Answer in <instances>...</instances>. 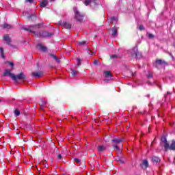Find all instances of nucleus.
Listing matches in <instances>:
<instances>
[{"label":"nucleus","mask_w":175,"mask_h":175,"mask_svg":"<svg viewBox=\"0 0 175 175\" xmlns=\"http://www.w3.org/2000/svg\"><path fill=\"white\" fill-rule=\"evenodd\" d=\"M104 141L105 143H109L110 142V137L109 135H107L104 137Z\"/></svg>","instance_id":"obj_24"},{"label":"nucleus","mask_w":175,"mask_h":175,"mask_svg":"<svg viewBox=\"0 0 175 175\" xmlns=\"http://www.w3.org/2000/svg\"><path fill=\"white\" fill-rule=\"evenodd\" d=\"M84 167H85V168L86 167L85 165Z\"/></svg>","instance_id":"obj_52"},{"label":"nucleus","mask_w":175,"mask_h":175,"mask_svg":"<svg viewBox=\"0 0 175 175\" xmlns=\"http://www.w3.org/2000/svg\"><path fill=\"white\" fill-rule=\"evenodd\" d=\"M106 150H107V148H106V146L105 145L98 146L97 148V150L98 151V152H103L106 151Z\"/></svg>","instance_id":"obj_11"},{"label":"nucleus","mask_w":175,"mask_h":175,"mask_svg":"<svg viewBox=\"0 0 175 175\" xmlns=\"http://www.w3.org/2000/svg\"><path fill=\"white\" fill-rule=\"evenodd\" d=\"M118 18L116 16H113L111 18V21H112V23H116V21H118Z\"/></svg>","instance_id":"obj_28"},{"label":"nucleus","mask_w":175,"mask_h":175,"mask_svg":"<svg viewBox=\"0 0 175 175\" xmlns=\"http://www.w3.org/2000/svg\"><path fill=\"white\" fill-rule=\"evenodd\" d=\"M154 65H155L156 68H159V66H165V65H166V62H165V61H163L161 59L157 60Z\"/></svg>","instance_id":"obj_8"},{"label":"nucleus","mask_w":175,"mask_h":175,"mask_svg":"<svg viewBox=\"0 0 175 175\" xmlns=\"http://www.w3.org/2000/svg\"><path fill=\"white\" fill-rule=\"evenodd\" d=\"M49 55L56 61L57 64H61V58H58L55 55L51 53H49Z\"/></svg>","instance_id":"obj_12"},{"label":"nucleus","mask_w":175,"mask_h":175,"mask_svg":"<svg viewBox=\"0 0 175 175\" xmlns=\"http://www.w3.org/2000/svg\"><path fill=\"white\" fill-rule=\"evenodd\" d=\"M14 113V116H16L17 117L20 116V110H18V109H16Z\"/></svg>","instance_id":"obj_26"},{"label":"nucleus","mask_w":175,"mask_h":175,"mask_svg":"<svg viewBox=\"0 0 175 175\" xmlns=\"http://www.w3.org/2000/svg\"><path fill=\"white\" fill-rule=\"evenodd\" d=\"M134 50H135V51H137V48H135Z\"/></svg>","instance_id":"obj_46"},{"label":"nucleus","mask_w":175,"mask_h":175,"mask_svg":"<svg viewBox=\"0 0 175 175\" xmlns=\"http://www.w3.org/2000/svg\"><path fill=\"white\" fill-rule=\"evenodd\" d=\"M8 64L10 65V66H12V68H13V66H14V63H13L12 62H8Z\"/></svg>","instance_id":"obj_36"},{"label":"nucleus","mask_w":175,"mask_h":175,"mask_svg":"<svg viewBox=\"0 0 175 175\" xmlns=\"http://www.w3.org/2000/svg\"><path fill=\"white\" fill-rule=\"evenodd\" d=\"M55 0H49V2H54Z\"/></svg>","instance_id":"obj_45"},{"label":"nucleus","mask_w":175,"mask_h":175,"mask_svg":"<svg viewBox=\"0 0 175 175\" xmlns=\"http://www.w3.org/2000/svg\"><path fill=\"white\" fill-rule=\"evenodd\" d=\"M3 76H4V77H6V76H9L13 80V76H14V74L12 73V70L9 69H5L4 70V72L3 73Z\"/></svg>","instance_id":"obj_5"},{"label":"nucleus","mask_w":175,"mask_h":175,"mask_svg":"<svg viewBox=\"0 0 175 175\" xmlns=\"http://www.w3.org/2000/svg\"><path fill=\"white\" fill-rule=\"evenodd\" d=\"M31 76H33V77H36V79H40V77L43 76V71H38L36 72H32Z\"/></svg>","instance_id":"obj_6"},{"label":"nucleus","mask_w":175,"mask_h":175,"mask_svg":"<svg viewBox=\"0 0 175 175\" xmlns=\"http://www.w3.org/2000/svg\"><path fill=\"white\" fill-rule=\"evenodd\" d=\"M134 55H135V57H137V51L135 52Z\"/></svg>","instance_id":"obj_44"},{"label":"nucleus","mask_w":175,"mask_h":175,"mask_svg":"<svg viewBox=\"0 0 175 175\" xmlns=\"http://www.w3.org/2000/svg\"><path fill=\"white\" fill-rule=\"evenodd\" d=\"M42 25V23H39L37 25L29 26V28L27 27H22V29H24V31H27L28 32H31V33H35V29L37 28H39Z\"/></svg>","instance_id":"obj_3"},{"label":"nucleus","mask_w":175,"mask_h":175,"mask_svg":"<svg viewBox=\"0 0 175 175\" xmlns=\"http://www.w3.org/2000/svg\"><path fill=\"white\" fill-rule=\"evenodd\" d=\"M95 1L96 0H85L84 4L85 5V6H88V5H90L92 1L95 2Z\"/></svg>","instance_id":"obj_20"},{"label":"nucleus","mask_w":175,"mask_h":175,"mask_svg":"<svg viewBox=\"0 0 175 175\" xmlns=\"http://www.w3.org/2000/svg\"><path fill=\"white\" fill-rule=\"evenodd\" d=\"M2 102V100H0V103Z\"/></svg>","instance_id":"obj_50"},{"label":"nucleus","mask_w":175,"mask_h":175,"mask_svg":"<svg viewBox=\"0 0 175 175\" xmlns=\"http://www.w3.org/2000/svg\"><path fill=\"white\" fill-rule=\"evenodd\" d=\"M88 54H90V55H95V53H92V51H91L90 50H88Z\"/></svg>","instance_id":"obj_34"},{"label":"nucleus","mask_w":175,"mask_h":175,"mask_svg":"<svg viewBox=\"0 0 175 175\" xmlns=\"http://www.w3.org/2000/svg\"><path fill=\"white\" fill-rule=\"evenodd\" d=\"M40 110H44V105H41Z\"/></svg>","instance_id":"obj_42"},{"label":"nucleus","mask_w":175,"mask_h":175,"mask_svg":"<svg viewBox=\"0 0 175 175\" xmlns=\"http://www.w3.org/2000/svg\"><path fill=\"white\" fill-rule=\"evenodd\" d=\"M105 77H109L110 76V71H104Z\"/></svg>","instance_id":"obj_27"},{"label":"nucleus","mask_w":175,"mask_h":175,"mask_svg":"<svg viewBox=\"0 0 175 175\" xmlns=\"http://www.w3.org/2000/svg\"><path fill=\"white\" fill-rule=\"evenodd\" d=\"M142 169H144V170H146V169H147V167H148V161L147 160H144L142 162Z\"/></svg>","instance_id":"obj_13"},{"label":"nucleus","mask_w":175,"mask_h":175,"mask_svg":"<svg viewBox=\"0 0 175 175\" xmlns=\"http://www.w3.org/2000/svg\"><path fill=\"white\" fill-rule=\"evenodd\" d=\"M1 28L3 29H10V28H12V25L8 24V23H4L2 26Z\"/></svg>","instance_id":"obj_17"},{"label":"nucleus","mask_w":175,"mask_h":175,"mask_svg":"<svg viewBox=\"0 0 175 175\" xmlns=\"http://www.w3.org/2000/svg\"><path fill=\"white\" fill-rule=\"evenodd\" d=\"M111 58H117V55H112L111 56Z\"/></svg>","instance_id":"obj_43"},{"label":"nucleus","mask_w":175,"mask_h":175,"mask_svg":"<svg viewBox=\"0 0 175 175\" xmlns=\"http://www.w3.org/2000/svg\"><path fill=\"white\" fill-rule=\"evenodd\" d=\"M148 77H149V78H150V77H152V76H151V75H149Z\"/></svg>","instance_id":"obj_47"},{"label":"nucleus","mask_w":175,"mask_h":175,"mask_svg":"<svg viewBox=\"0 0 175 175\" xmlns=\"http://www.w3.org/2000/svg\"><path fill=\"white\" fill-rule=\"evenodd\" d=\"M32 18H33V20H36V15H31L28 16L29 20H31Z\"/></svg>","instance_id":"obj_30"},{"label":"nucleus","mask_w":175,"mask_h":175,"mask_svg":"<svg viewBox=\"0 0 175 175\" xmlns=\"http://www.w3.org/2000/svg\"><path fill=\"white\" fill-rule=\"evenodd\" d=\"M152 162H154L155 163H158V162H159V158L157 157H153L152 159Z\"/></svg>","instance_id":"obj_22"},{"label":"nucleus","mask_w":175,"mask_h":175,"mask_svg":"<svg viewBox=\"0 0 175 175\" xmlns=\"http://www.w3.org/2000/svg\"><path fill=\"white\" fill-rule=\"evenodd\" d=\"M0 54H1V57L5 59V52L3 51V48L0 47Z\"/></svg>","instance_id":"obj_18"},{"label":"nucleus","mask_w":175,"mask_h":175,"mask_svg":"<svg viewBox=\"0 0 175 175\" xmlns=\"http://www.w3.org/2000/svg\"><path fill=\"white\" fill-rule=\"evenodd\" d=\"M25 2H29L30 3H32V2H33V0H25Z\"/></svg>","instance_id":"obj_40"},{"label":"nucleus","mask_w":175,"mask_h":175,"mask_svg":"<svg viewBox=\"0 0 175 175\" xmlns=\"http://www.w3.org/2000/svg\"><path fill=\"white\" fill-rule=\"evenodd\" d=\"M74 161L77 163H80V162H81V160L79 159H74Z\"/></svg>","instance_id":"obj_35"},{"label":"nucleus","mask_w":175,"mask_h":175,"mask_svg":"<svg viewBox=\"0 0 175 175\" xmlns=\"http://www.w3.org/2000/svg\"><path fill=\"white\" fill-rule=\"evenodd\" d=\"M161 142L163 144L166 143L167 142V139H166V137H161Z\"/></svg>","instance_id":"obj_32"},{"label":"nucleus","mask_w":175,"mask_h":175,"mask_svg":"<svg viewBox=\"0 0 175 175\" xmlns=\"http://www.w3.org/2000/svg\"><path fill=\"white\" fill-rule=\"evenodd\" d=\"M164 148H165V150H168V148H170V146H169V142H164Z\"/></svg>","instance_id":"obj_25"},{"label":"nucleus","mask_w":175,"mask_h":175,"mask_svg":"<svg viewBox=\"0 0 175 175\" xmlns=\"http://www.w3.org/2000/svg\"><path fill=\"white\" fill-rule=\"evenodd\" d=\"M109 81H110V80L109 79H106L105 81H104V83H109Z\"/></svg>","instance_id":"obj_41"},{"label":"nucleus","mask_w":175,"mask_h":175,"mask_svg":"<svg viewBox=\"0 0 175 175\" xmlns=\"http://www.w3.org/2000/svg\"><path fill=\"white\" fill-rule=\"evenodd\" d=\"M93 65H94V66H98V65H100V62H99V60L96 59L93 62Z\"/></svg>","instance_id":"obj_21"},{"label":"nucleus","mask_w":175,"mask_h":175,"mask_svg":"<svg viewBox=\"0 0 175 175\" xmlns=\"http://www.w3.org/2000/svg\"><path fill=\"white\" fill-rule=\"evenodd\" d=\"M112 142L113 143H115L113 148L116 150L118 154H121V149H120V147H122V144H121L122 139H113Z\"/></svg>","instance_id":"obj_2"},{"label":"nucleus","mask_w":175,"mask_h":175,"mask_svg":"<svg viewBox=\"0 0 175 175\" xmlns=\"http://www.w3.org/2000/svg\"><path fill=\"white\" fill-rule=\"evenodd\" d=\"M120 162H121L122 163H124V161H120Z\"/></svg>","instance_id":"obj_48"},{"label":"nucleus","mask_w":175,"mask_h":175,"mask_svg":"<svg viewBox=\"0 0 175 175\" xmlns=\"http://www.w3.org/2000/svg\"><path fill=\"white\" fill-rule=\"evenodd\" d=\"M40 106H44L45 105H47V101L44 100V99L42 98L40 100Z\"/></svg>","instance_id":"obj_19"},{"label":"nucleus","mask_w":175,"mask_h":175,"mask_svg":"<svg viewBox=\"0 0 175 175\" xmlns=\"http://www.w3.org/2000/svg\"><path fill=\"white\" fill-rule=\"evenodd\" d=\"M77 73H79L78 71H76L75 70H71V75L74 76V77L77 76Z\"/></svg>","instance_id":"obj_23"},{"label":"nucleus","mask_w":175,"mask_h":175,"mask_svg":"<svg viewBox=\"0 0 175 175\" xmlns=\"http://www.w3.org/2000/svg\"><path fill=\"white\" fill-rule=\"evenodd\" d=\"M103 113H105V114H106V112H105V110L103 111Z\"/></svg>","instance_id":"obj_49"},{"label":"nucleus","mask_w":175,"mask_h":175,"mask_svg":"<svg viewBox=\"0 0 175 175\" xmlns=\"http://www.w3.org/2000/svg\"><path fill=\"white\" fill-rule=\"evenodd\" d=\"M54 33H49L47 31H43L42 33H40V36L42 38H49L50 36H53Z\"/></svg>","instance_id":"obj_9"},{"label":"nucleus","mask_w":175,"mask_h":175,"mask_svg":"<svg viewBox=\"0 0 175 175\" xmlns=\"http://www.w3.org/2000/svg\"><path fill=\"white\" fill-rule=\"evenodd\" d=\"M3 40L6 42L7 44L10 46V43H12V40H10V37L9 36L8 34L4 36Z\"/></svg>","instance_id":"obj_10"},{"label":"nucleus","mask_w":175,"mask_h":175,"mask_svg":"<svg viewBox=\"0 0 175 175\" xmlns=\"http://www.w3.org/2000/svg\"><path fill=\"white\" fill-rule=\"evenodd\" d=\"M75 19L79 23H83V20L84 18V15L80 14V12L77 10H75Z\"/></svg>","instance_id":"obj_4"},{"label":"nucleus","mask_w":175,"mask_h":175,"mask_svg":"<svg viewBox=\"0 0 175 175\" xmlns=\"http://www.w3.org/2000/svg\"><path fill=\"white\" fill-rule=\"evenodd\" d=\"M138 29H139V31H144V26L140 25L139 27H138Z\"/></svg>","instance_id":"obj_37"},{"label":"nucleus","mask_w":175,"mask_h":175,"mask_svg":"<svg viewBox=\"0 0 175 175\" xmlns=\"http://www.w3.org/2000/svg\"><path fill=\"white\" fill-rule=\"evenodd\" d=\"M170 150H175V142H172V144L170 146Z\"/></svg>","instance_id":"obj_29"},{"label":"nucleus","mask_w":175,"mask_h":175,"mask_svg":"<svg viewBox=\"0 0 175 175\" xmlns=\"http://www.w3.org/2000/svg\"><path fill=\"white\" fill-rule=\"evenodd\" d=\"M60 25H62V27H64L66 29H72V24L67 22H60Z\"/></svg>","instance_id":"obj_7"},{"label":"nucleus","mask_w":175,"mask_h":175,"mask_svg":"<svg viewBox=\"0 0 175 175\" xmlns=\"http://www.w3.org/2000/svg\"><path fill=\"white\" fill-rule=\"evenodd\" d=\"M38 47H40V49L41 50V51H43L44 53H46L47 51V48L43 46V44H38Z\"/></svg>","instance_id":"obj_15"},{"label":"nucleus","mask_w":175,"mask_h":175,"mask_svg":"<svg viewBox=\"0 0 175 175\" xmlns=\"http://www.w3.org/2000/svg\"><path fill=\"white\" fill-rule=\"evenodd\" d=\"M49 4V1L47 0H42L40 4V8H46Z\"/></svg>","instance_id":"obj_14"},{"label":"nucleus","mask_w":175,"mask_h":175,"mask_svg":"<svg viewBox=\"0 0 175 175\" xmlns=\"http://www.w3.org/2000/svg\"><path fill=\"white\" fill-rule=\"evenodd\" d=\"M111 77V75H110Z\"/></svg>","instance_id":"obj_53"},{"label":"nucleus","mask_w":175,"mask_h":175,"mask_svg":"<svg viewBox=\"0 0 175 175\" xmlns=\"http://www.w3.org/2000/svg\"><path fill=\"white\" fill-rule=\"evenodd\" d=\"M117 35H118L117 28L113 27V28H112L111 37H112V38H116V36H117Z\"/></svg>","instance_id":"obj_16"},{"label":"nucleus","mask_w":175,"mask_h":175,"mask_svg":"<svg viewBox=\"0 0 175 175\" xmlns=\"http://www.w3.org/2000/svg\"><path fill=\"white\" fill-rule=\"evenodd\" d=\"M62 158V154H59L57 155V159H61Z\"/></svg>","instance_id":"obj_39"},{"label":"nucleus","mask_w":175,"mask_h":175,"mask_svg":"<svg viewBox=\"0 0 175 175\" xmlns=\"http://www.w3.org/2000/svg\"><path fill=\"white\" fill-rule=\"evenodd\" d=\"M12 80L15 81V83H18V80L25 81V80H27V75H25L24 72H21L16 75H14L12 76Z\"/></svg>","instance_id":"obj_1"},{"label":"nucleus","mask_w":175,"mask_h":175,"mask_svg":"<svg viewBox=\"0 0 175 175\" xmlns=\"http://www.w3.org/2000/svg\"><path fill=\"white\" fill-rule=\"evenodd\" d=\"M85 43H87V42H85V41H81V42H79L80 46H84V44H85Z\"/></svg>","instance_id":"obj_33"},{"label":"nucleus","mask_w":175,"mask_h":175,"mask_svg":"<svg viewBox=\"0 0 175 175\" xmlns=\"http://www.w3.org/2000/svg\"><path fill=\"white\" fill-rule=\"evenodd\" d=\"M148 38H149L150 39H152V38H154V35H152V34H151V33H149V34H148Z\"/></svg>","instance_id":"obj_38"},{"label":"nucleus","mask_w":175,"mask_h":175,"mask_svg":"<svg viewBox=\"0 0 175 175\" xmlns=\"http://www.w3.org/2000/svg\"><path fill=\"white\" fill-rule=\"evenodd\" d=\"M107 114H109V113H107Z\"/></svg>","instance_id":"obj_54"},{"label":"nucleus","mask_w":175,"mask_h":175,"mask_svg":"<svg viewBox=\"0 0 175 175\" xmlns=\"http://www.w3.org/2000/svg\"><path fill=\"white\" fill-rule=\"evenodd\" d=\"M77 64L78 66H80V65H81V59L79 58H77Z\"/></svg>","instance_id":"obj_31"},{"label":"nucleus","mask_w":175,"mask_h":175,"mask_svg":"<svg viewBox=\"0 0 175 175\" xmlns=\"http://www.w3.org/2000/svg\"><path fill=\"white\" fill-rule=\"evenodd\" d=\"M167 94H170V92H167Z\"/></svg>","instance_id":"obj_51"}]
</instances>
